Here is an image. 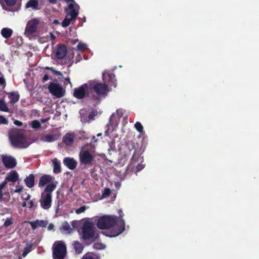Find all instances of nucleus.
Wrapping results in <instances>:
<instances>
[{
  "label": "nucleus",
  "mask_w": 259,
  "mask_h": 259,
  "mask_svg": "<svg viewBox=\"0 0 259 259\" xmlns=\"http://www.w3.org/2000/svg\"><path fill=\"white\" fill-rule=\"evenodd\" d=\"M95 221L97 222V226L99 229L107 230L103 234L110 237H116L125 230V222L122 216L121 218L115 215L96 217Z\"/></svg>",
  "instance_id": "obj_1"
},
{
  "label": "nucleus",
  "mask_w": 259,
  "mask_h": 259,
  "mask_svg": "<svg viewBox=\"0 0 259 259\" xmlns=\"http://www.w3.org/2000/svg\"><path fill=\"white\" fill-rule=\"evenodd\" d=\"M102 78L104 83L92 80L89 81V84H90L91 90L93 89L98 95L106 96L109 90L107 85L105 83L115 88L116 86V80L115 75L108 70H106L103 72Z\"/></svg>",
  "instance_id": "obj_2"
},
{
  "label": "nucleus",
  "mask_w": 259,
  "mask_h": 259,
  "mask_svg": "<svg viewBox=\"0 0 259 259\" xmlns=\"http://www.w3.org/2000/svg\"><path fill=\"white\" fill-rule=\"evenodd\" d=\"M79 234L80 238L88 244L92 243L99 238L93 223L89 221L84 222Z\"/></svg>",
  "instance_id": "obj_3"
},
{
  "label": "nucleus",
  "mask_w": 259,
  "mask_h": 259,
  "mask_svg": "<svg viewBox=\"0 0 259 259\" xmlns=\"http://www.w3.org/2000/svg\"><path fill=\"white\" fill-rule=\"evenodd\" d=\"M12 145L15 148L23 149L27 148L31 142L26 138L23 134L18 130H14L9 134Z\"/></svg>",
  "instance_id": "obj_4"
},
{
  "label": "nucleus",
  "mask_w": 259,
  "mask_h": 259,
  "mask_svg": "<svg viewBox=\"0 0 259 259\" xmlns=\"http://www.w3.org/2000/svg\"><path fill=\"white\" fill-rule=\"evenodd\" d=\"M79 9V6L75 2L71 3L68 5L65 9V18L62 22V26L63 27H67L71 23L75 22L78 15Z\"/></svg>",
  "instance_id": "obj_5"
},
{
  "label": "nucleus",
  "mask_w": 259,
  "mask_h": 259,
  "mask_svg": "<svg viewBox=\"0 0 259 259\" xmlns=\"http://www.w3.org/2000/svg\"><path fill=\"white\" fill-rule=\"evenodd\" d=\"M123 115L122 109H117L116 112L110 116L109 121L106 125L107 129L105 132L106 136H109L110 134L115 131L119 122L120 118Z\"/></svg>",
  "instance_id": "obj_6"
},
{
  "label": "nucleus",
  "mask_w": 259,
  "mask_h": 259,
  "mask_svg": "<svg viewBox=\"0 0 259 259\" xmlns=\"http://www.w3.org/2000/svg\"><path fill=\"white\" fill-rule=\"evenodd\" d=\"M53 259H64L67 254V248L62 241H55L52 246Z\"/></svg>",
  "instance_id": "obj_7"
},
{
  "label": "nucleus",
  "mask_w": 259,
  "mask_h": 259,
  "mask_svg": "<svg viewBox=\"0 0 259 259\" xmlns=\"http://www.w3.org/2000/svg\"><path fill=\"white\" fill-rule=\"evenodd\" d=\"M48 89L52 95L58 98L63 97L65 94V90L57 82H50Z\"/></svg>",
  "instance_id": "obj_8"
},
{
  "label": "nucleus",
  "mask_w": 259,
  "mask_h": 259,
  "mask_svg": "<svg viewBox=\"0 0 259 259\" xmlns=\"http://www.w3.org/2000/svg\"><path fill=\"white\" fill-rule=\"evenodd\" d=\"M91 91V88L89 81L88 83H84L79 87L74 89L73 96L78 99H82L88 96Z\"/></svg>",
  "instance_id": "obj_9"
},
{
  "label": "nucleus",
  "mask_w": 259,
  "mask_h": 259,
  "mask_svg": "<svg viewBox=\"0 0 259 259\" xmlns=\"http://www.w3.org/2000/svg\"><path fill=\"white\" fill-rule=\"evenodd\" d=\"M79 158L81 165H92L94 156L92 152L88 150H85L79 153Z\"/></svg>",
  "instance_id": "obj_10"
},
{
  "label": "nucleus",
  "mask_w": 259,
  "mask_h": 259,
  "mask_svg": "<svg viewBox=\"0 0 259 259\" xmlns=\"http://www.w3.org/2000/svg\"><path fill=\"white\" fill-rule=\"evenodd\" d=\"M40 20V18H34L27 22L25 30V34L26 36H29L36 32Z\"/></svg>",
  "instance_id": "obj_11"
},
{
  "label": "nucleus",
  "mask_w": 259,
  "mask_h": 259,
  "mask_svg": "<svg viewBox=\"0 0 259 259\" xmlns=\"http://www.w3.org/2000/svg\"><path fill=\"white\" fill-rule=\"evenodd\" d=\"M52 194H48L41 193L39 202L40 206L43 209H49L52 205Z\"/></svg>",
  "instance_id": "obj_12"
},
{
  "label": "nucleus",
  "mask_w": 259,
  "mask_h": 259,
  "mask_svg": "<svg viewBox=\"0 0 259 259\" xmlns=\"http://www.w3.org/2000/svg\"><path fill=\"white\" fill-rule=\"evenodd\" d=\"M2 161L5 166L9 168L14 167L17 164L16 159L11 156L3 155Z\"/></svg>",
  "instance_id": "obj_13"
},
{
  "label": "nucleus",
  "mask_w": 259,
  "mask_h": 259,
  "mask_svg": "<svg viewBox=\"0 0 259 259\" xmlns=\"http://www.w3.org/2000/svg\"><path fill=\"white\" fill-rule=\"evenodd\" d=\"M77 134L75 133H67L63 137V142L67 146H71Z\"/></svg>",
  "instance_id": "obj_14"
},
{
  "label": "nucleus",
  "mask_w": 259,
  "mask_h": 259,
  "mask_svg": "<svg viewBox=\"0 0 259 259\" xmlns=\"http://www.w3.org/2000/svg\"><path fill=\"white\" fill-rule=\"evenodd\" d=\"M61 136V134H49L45 135L40 137V140L45 142H53L57 140Z\"/></svg>",
  "instance_id": "obj_15"
},
{
  "label": "nucleus",
  "mask_w": 259,
  "mask_h": 259,
  "mask_svg": "<svg viewBox=\"0 0 259 259\" xmlns=\"http://www.w3.org/2000/svg\"><path fill=\"white\" fill-rule=\"evenodd\" d=\"M25 8L33 11H37L40 9L38 0H29L26 3Z\"/></svg>",
  "instance_id": "obj_16"
},
{
  "label": "nucleus",
  "mask_w": 259,
  "mask_h": 259,
  "mask_svg": "<svg viewBox=\"0 0 259 259\" xmlns=\"http://www.w3.org/2000/svg\"><path fill=\"white\" fill-rule=\"evenodd\" d=\"M24 223H29L33 230H35L38 227H46L47 225V223L46 221L39 220H37L35 221H25Z\"/></svg>",
  "instance_id": "obj_17"
},
{
  "label": "nucleus",
  "mask_w": 259,
  "mask_h": 259,
  "mask_svg": "<svg viewBox=\"0 0 259 259\" xmlns=\"http://www.w3.org/2000/svg\"><path fill=\"white\" fill-rule=\"evenodd\" d=\"M45 70H48V71H46L47 73L49 75V77L50 79L53 80V76L57 75L59 76V79H61L63 77L62 73L59 71H57L53 69L52 67H46Z\"/></svg>",
  "instance_id": "obj_18"
},
{
  "label": "nucleus",
  "mask_w": 259,
  "mask_h": 259,
  "mask_svg": "<svg viewBox=\"0 0 259 259\" xmlns=\"http://www.w3.org/2000/svg\"><path fill=\"white\" fill-rule=\"evenodd\" d=\"M67 54L66 47L64 45L59 46L56 52V57L62 59L65 57Z\"/></svg>",
  "instance_id": "obj_19"
},
{
  "label": "nucleus",
  "mask_w": 259,
  "mask_h": 259,
  "mask_svg": "<svg viewBox=\"0 0 259 259\" xmlns=\"http://www.w3.org/2000/svg\"><path fill=\"white\" fill-rule=\"evenodd\" d=\"M64 165L69 169L73 170L75 169L77 165V162L73 158H65L63 160Z\"/></svg>",
  "instance_id": "obj_20"
},
{
  "label": "nucleus",
  "mask_w": 259,
  "mask_h": 259,
  "mask_svg": "<svg viewBox=\"0 0 259 259\" xmlns=\"http://www.w3.org/2000/svg\"><path fill=\"white\" fill-rule=\"evenodd\" d=\"M54 179V178L53 177H51L49 175H43L39 180V183H38V186L39 187H42L47 185V184L52 182L53 181V180Z\"/></svg>",
  "instance_id": "obj_21"
},
{
  "label": "nucleus",
  "mask_w": 259,
  "mask_h": 259,
  "mask_svg": "<svg viewBox=\"0 0 259 259\" xmlns=\"http://www.w3.org/2000/svg\"><path fill=\"white\" fill-rule=\"evenodd\" d=\"M58 183L57 181H53L51 184H49L47 185L44 191L42 193L52 194L53 191L56 189Z\"/></svg>",
  "instance_id": "obj_22"
},
{
  "label": "nucleus",
  "mask_w": 259,
  "mask_h": 259,
  "mask_svg": "<svg viewBox=\"0 0 259 259\" xmlns=\"http://www.w3.org/2000/svg\"><path fill=\"white\" fill-rule=\"evenodd\" d=\"M34 176L33 174H30L24 179V181L26 186L29 188H32L34 186Z\"/></svg>",
  "instance_id": "obj_23"
},
{
  "label": "nucleus",
  "mask_w": 259,
  "mask_h": 259,
  "mask_svg": "<svg viewBox=\"0 0 259 259\" xmlns=\"http://www.w3.org/2000/svg\"><path fill=\"white\" fill-rule=\"evenodd\" d=\"M13 33V30L8 27L3 28L1 31V35L6 39L10 38L12 36Z\"/></svg>",
  "instance_id": "obj_24"
},
{
  "label": "nucleus",
  "mask_w": 259,
  "mask_h": 259,
  "mask_svg": "<svg viewBox=\"0 0 259 259\" xmlns=\"http://www.w3.org/2000/svg\"><path fill=\"white\" fill-rule=\"evenodd\" d=\"M16 2V0H0V3L3 8V9L9 11L6 6H13Z\"/></svg>",
  "instance_id": "obj_25"
},
{
  "label": "nucleus",
  "mask_w": 259,
  "mask_h": 259,
  "mask_svg": "<svg viewBox=\"0 0 259 259\" xmlns=\"http://www.w3.org/2000/svg\"><path fill=\"white\" fill-rule=\"evenodd\" d=\"M32 245L30 244H27L26 246L24 247L23 250H20L19 254L20 256L19 257V259L21 257H25L27 254L29 253L31 250Z\"/></svg>",
  "instance_id": "obj_26"
},
{
  "label": "nucleus",
  "mask_w": 259,
  "mask_h": 259,
  "mask_svg": "<svg viewBox=\"0 0 259 259\" xmlns=\"http://www.w3.org/2000/svg\"><path fill=\"white\" fill-rule=\"evenodd\" d=\"M72 244L76 253L80 254L82 251L83 246L81 243L77 241H75L73 242Z\"/></svg>",
  "instance_id": "obj_27"
},
{
  "label": "nucleus",
  "mask_w": 259,
  "mask_h": 259,
  "mask_svg": "<svg viewBox=\"0 0 259 259\" xmlns=\"http://www.w3.org/2000/svg\"><path fill=\"white\" fill-rule=\"evenodd\" d=\"M61 230L67 234H70L73 232V229L70 227V225L67 222H65L62 224Z\"/></svg>",
  "instance_id": "obj_28"
},
{
  "label": "nucleus",
  "mask_w": 259,
  "mask_h": 259,
  "mask_svg": "<svg viewBox=\"0 0 259 259\" xmlns=\"http://www.w3.org/2000/svg\"><path fill=\"white\" fill-rule=\"evenodd\" d=\"M79 113L81 121L83 123L88 122L87 116L88 115L89 112L84 109H82L79 111Z\"/></svg>",
  "instance_id": "obj_29"
},
{
  "label": "nucleus",
  "mask_w": 259,
  "mask_h": 259,
  "mask_svg": "<svg viewBox=\"0 0 259 259\" xmlns=\"http://www.w3.org/2000/svg\"><path fill=\"white\" fill-rule=\"evenodd\" d=\"M9 98L11 104H14L19 99V95L17 93H11L9 94Z\"/></svg>",
  "instance_id": "obj_30"
},
{
  "label": "nucleus",
  "mask_w": 259,
  "mask_h": 259,
  "mask_svg": "<svg viewBox=\"0 0 259 259\" xmlns=\"http://www.w3.org/2000/svg\"><path fill=\"white\" fill-rule=\"evenodd\" d=\"M53 171L55 174H59L61 172L60 163L55 159L53 160Z\"/></svg>",
  "instance_id": "obj_31"
},
{
  "label": "nucleus",
  "mask_w": 259,
  "mask_h": 259,
  "mask_svg": "<svg viewBox=\"0 0 259 259\" xmlns=\"http://www.w3.org/2000/svg\"><path fill=\"white\" fill-rule=\"evenodd\" d=\"M136 161L141 163L143 162V157L139 156L138 154L134 153L131 159V164H134Z\"/></svg>",
  "instance_id": "obj_32"
},
{
  "label": "nucleus",
  "mask_w": 259,
  "mask_h": 259,
  "mask_svg": "<svg viewBox=\"0 0 259 259\" xmlns=\"http://www.w3.org/2000/svg\"><path fill=\"white\" fill-rule=\"evenodd\" d=\"M0 110L6 112H9V109L3 99H0Z\"/></svg>",
  "instance_id": "obj_33"
},
{
  "label": "nucleus",
  "mask_w": 259,
  "mask_h": 259,
  "mask_svg": "<svg viewBox=\"0 0 259 259\" xmlns=\"http://www.w3.org/2000/svg\"><path fill=\"white\" fill-rule=\"evenodd\" d=\"M23 189V186L22 185L18 186V187L14 190H11L10 192H7L6 193H4L5 195L8 196L9 193L13 194L14 193H20Z\"/></svg>",
  "instance_id": "obj_34"
},
{
  "label": "nucleus",
  "mask_w": 259,
  "mask_h": 259,
  "mask_svg": "<svg viewBox=\"0 0 259 259\" xmlns=\"http://www.w3.org/2000/svg\"><path fill=\"white\" fill-rule=\"evenodd\" d=\"M30 125L34 129H38L41 126L40 122L37 120H34L32 121L30 123Z\"/></svg>",
  "instance_id": "obj_35"
},
{
  "label": "nucleus",
  "mask_w": 259,
  "mask_h": 259,
  "mask_svg": "<svg viewBox=\"0 0 259 259\" xmlns=\"http://www.w3.org/2000/svg\"><path fill=\"white\" fill-rule=\"evenodd\" d=\"M134 127L140 134L144 133L143 127L140 122H137L135 124Z\"/></svg>",
  "instance_id": "obj_36"
},
{
  "label": "nucleus",
  "mask_w": 259,
  "mask_h": 259,
  "mask_svg": "<svg viewBox=\"0 0 259 259\" xmlns=\"http://www.w3.org/2000/svg\"><path fill=\"white\" fill-rule=\"evenodd\" d=\"M40 76H41V81L42 82H45L50 79L49 77V75L47 73L45 70L42 72Z\"/></svg>",
  "instance_id": "obj_37"
},
{
  "label": "nucleus",
  "mask_w": 259,
  "mask_h": 259,
  "mask_svg": "<svg viewBox=\"0 0 259 259\" xmlns=\"http://www.w3.org/2000/svg\"><path fill=\"white\" fill-rule=\"evenodd\" d=\"M88 208V207H87L85 205H83V206L80 207L79 208L76 209L75 210V212L76 214H80L81 213L84 212L85 211V210L87 209Z\"/></svg>",
  "instance_id": "obj_38"
},
{
  "label": "nucleus",
  "mask_w": 259,
  "mask_h": 259,
  "mask_svg": "<svg viewBox=\"0 0 259 259\" xmlns=\"http://www.w3.org/2000/svg\"><path fill=\"white\" fill-rule=\"evenodd\" d=\"M13 223V219L12 218L10 217L6 219L4 224V226L7 227L10 225H11Z\"/></svg>",
  "instance_id": "obj_39"
},
{
  "label": "nucleus",
  "mask_w": 259,
  "mask_h": 259,
  "mask_svg": "<svg viewBox=\"0 0 259 259\" xmlns=\"http://www.w3.org/2000/svg\"><path fill=\"white\" fill-rule=\"evenodd\" d=\"M80 222L78 221H72L71 223V226H72V228H71L73 229V231L75 229H77L80 226Z\"/></svg>",
  "instance_id": "obj_40"
},
{
  "label": "nucleus",
  "mask_w": 259,
  "mask_h": 259,
  "mask_svg": "<svg viewBox=\"0 0 259 259\" xmlns=\"http://www.w3.org/2000/svg\"><path fill=\"white\" fill-rule=\"evenodd\" d=\"M106 246L104 244L102 243H95L94 245V248L96 249H103L105 248Z\"/></svg>",
  "instance_id": "obj_41"
},
{
  "label": "nucleus",
  "mask_w": 259,
  "mask_h": 259,
  "mask_svg": "<svg viewBox=\"0 0 259 259\" xmlns=\"http://www.w3.org/2000/svg\"><path fill=\"white\" fill-rule=\"evenodd\" d=\"M77 50L82 51L87 48V45L85 44L79 42L77 46Z\"/></svg>",
  "instance_id": "obj_42"
},
{
  "label": "nucleus",
  "mask_w": 259,
  "mask_h": 259,
  "mask_svg": "<svg viewBox=\"0 0 259 259\" xmlns=\"http://www.w3.org/2000/svg\"><path fill=\"white\" fill-rule=\"evenodd\" d=\"M111 193L110 189L109 188H105L102 193V197L103 198H105L109 195Z\"/></svg>",
  "instance_id": "obj_43"
},
{
  "label": "nucleus",
  "mask_w": 259,
  "mask_h": 259,
  "mask_svg": "<svg viewBox=\"0 0 259 259\" xmlns=\"http://www.w3.org/2000/svg\"><path fill=\"white\" fill-rule=\"evenodd\" d=\"M0 85L1 90L4 89L6 87V81L3 76L0 77Z\"/></svg>",
  "instance_id": "obj_44"
},
{
  "label": "nucleus",
  "mask_w": 259,
  "mask_h": 259,
  "mask_svg": "<svg viewBox=\"0 0 259 259\" xmlns=\"http://www.w3.org/2000/svg\"><path fill=\"white\" fill-rule=\"evenodd\" d=\"M81 259H94V257L92 254L91 253H88L83 255Z\"/></svg>",
  "instance_id": "obj_45"
},
{
  "label": "nucleus",
  "mask_w": 259,
  "mask_h": 259,
  "mask_svg": "<svg viewBox=\"0 0 259 259\" xmlns=\"http://www.w3.org/2000/svg\"><path fill=\"white\" fill-rule=\"evenodd\" d=\"M8 123V120L4 116L0 115V123L7 124Z\"/></svg>",
  "instance_id": "obj_46"
},
{
  "label": "nucleus",
  "mask_w": 259,
  "mask_h": 259,
  "mask_svg": "<svg viewBox=\"0 0 259 259\" xmlns=\"http://www.w3.org/2000/svg\"><path fill=\"white\" fill-rule=\"evenodd\" d=\"M144 167V165L141 163H138L136 166V172H138L142 169H143Z\"/></svg>",
  "instance_id": "obj_47"
},
{
  "label": "nucleus",
  "mask_w": 259,
  "mask_h": 259,
  "mask_svg": "<svg viewBox=\"0 0 259 259\" xmlns=\"http://www.w3.org/2000/svg\"><path fill=\"white\" fill-rule=\"evenodd\" d=\"M96 115V114L94 112H92L90 113L87 116L88 119V121L93 119L94 117Z\"/></svg>",
  "instance_id": "obj_48"
},
{
  "label": "nucleus",
  "mask_w": 259,
  "mask_h": 259,
  "mask_svg": "<svg viewBox=\"0 0 259 259\" xmlns=\"http://www.w3.org/2000/svg\"><path fill=\"white\" fill-rule=\"evenodd\" d=\"M109 148L108 149L109 151H113L115 150V145L114 143L111 142L109 143Z\"/></svg>",
  "instance_id": "obj_49"
},
{
  "label": "nucleus",
  "mask_w": 259,
  "mask_h": 259,
  "mask_svg": "<svg viewBox=\"0 0 259 259\" xmlns=\"http://www.w3.org/2000/svg\"><path fill=\"white\" fill-rule=\"evenodd\" d=\"M34 205V202L32 200H29L28 203H27V206L29 208H31Z\"/></svg>",
  "instance_id": "obj_50"
},
{
  "label": "nucleus",
  "mask_w": 259,
  "mask_h": 259,
  "mask_svg": "<svg viewBox=\"0 0 259 259\" xmlns=\"http://www.w3.org/2000/svg\"><path fill=\"white\" fill-rule=\"evenodd\" d=\"M14 123L16 125H17V126H22L23 123L21 121H19V120H15L14 121Z\"/></svg>",
  "instance_id": "obj_51"
},
{
  "label": "nucleus",
  "mask_w": 259,
  "mask_h": 259,
  "mask_svg": "<svg viewBox=\"0 0 259 259\" xmlns=\"http://www.w3.org/2000/svg\"><path fill=\"white\" fill-rule=\"evenodd\" d=\"M30 195L29 194H26V197L22 196L23 199H24L25 201H27L30 199Z\"/></svg>",
  "instance_id": "obj_52"
},
{
  "label": "nucleus",
  "mask_w": 259,
  "mask_h": 259,
  "mask_svg": "<svg viewBox=\"0 0 259 259\" xmlns=\"http://www.w3.org/2000/svg\"><path fill=\"white\" fill-rule=\"evenodd\" d=\"M54 228V225L53 224H50L48 226V229L49 230H52Z\"/></svg>",
  "instance_id": "obj_53"
},
{
  "label": "nucleus",
  "mask_w": 259,
  "mask_h": 259,
  "mask_svg": "<svg viewBox=\"0 0 259 259\" xmlns=\"http://www.w3.org/2000/svg\"><path fill=\"white\" fill-rule=\"evenodd\" d=\"M64 80L68 82V83L70 84V86L72 87V84L71 82L70 81V79L69 77L64 78Z\"/></svg>",
  "instance_id": "obj_54"
},
{
  "label": "nucleus",
  "mask_w": 259,
  "mask_h": 259,
  "mask_svg": "<svg viewBox=\"0 0 259 259\" xmlns=\"http://www.w3.org/2000/svg\"><path fill=\"white\" fill-rule=\"evenodd\" d=\"M49 120V118L41 119L40 121L41 123H45Z\"/></svg>",
  "instance_id": "obj_55"
},
{
  "label": "nucleus",
  "mask_w": 259,
  "mask_h": 259,
  "mask_svg": "<svg viewBox=\"0 0 259 259\" xmlns=\"http://www.w3.org/2000/svg\"><path fill=\"white\" fill-rule=\"evenodd\" d=\"M50 35L51 39L54 40L55 39V35L52 32L50 33Z\"/></svg>",
  "instance_id": "obj_56"
},
{
  "label": "nucleus",
  "mask_w": 259,
  "mask_h": 259,
  "mask_svg": "<svg viewBox=\"0 0 259 259\" xmlns=\"http://www.w3.org/2000/svg\"><path fill=\"white\" fill-rule=\"evenodd\" d=\"M49 2L52 4H55L57 3V0H48Z\"/></svg>",
  "instance_id": "obj_57"
},
{
  "label": "nucleus",
  "mask_w": 259,
  "mask_h": 259,
  "mask_svg": "<svg viewBox=\"0 0 259 259\" xmlns=\"http://www.w3.org/2000/svg\"><path fill=\"white\" fill-rule=\"evenodd\" d=\"M115 187L117 188H119L120 187V184L119 182H116L115 183Z\"/></svg>",
  "instance_id": "obj_58"
},
{
  "label": "nucleus",
  "mask_w": 259,
  "mask_h": 259,
  "mask_svg": "<svg viewBox=\"0 0 259 259\" xmlns=\"http://www.w3.org/2000/svg\"><path fill=\"white\" fill-rule=\"evenodd\" d=\"M59 21L58 20H55L53 21V24H59Z\"/></svg>",
  "instance_id": "obj_59"
},
{
  "label": "nucleus",
  "mask_w": 259,
  "mask_h": 259,
  "mask_svg": "<svg viewBox=\"0 0 259 259\" xmlns=\"http://www.w3.org/2000/svg\"><path fill=\"white\" fill-rule=\"evenodd\" d=\"M22 207H24L27 206V203H26V201H24L22 203Z\"/></svg>",
  "instance_id": "obj_60"
},
{
  "label": "nucleus",
  "mask_w": 259,
  "mask_h": 259,
  "mask_svg": "<svg viewBox=\"0 0 259 259\" xmlns=\"http://www.w3.org/2000/svg\"><path fill=\"white\" fill-rule=\"evenodd\" d=\"M65 1L67 3H70V2L73 3V2H75L74 0H65Z\"/></svg>",
  "instance_id": "obj_61"
},
{
  "label": "nucleus",
  "mask_w": 259,
  "mask_h": 259,
  "mask_svg": "<svg viewBox=\"0 0 259 259\" xmlns=\"http://www.w3.org/2000/svg\"><path fill=\"white\" fill-rule=\"evenodd\" d=\"M92 138H93V140H94V141L95 142H96L97 141V139H96V137H95V136H93L92 137Z\"/></svg>",
  "instance_id": "obj_62"
},
{
  "label": "nucleus",
  "mask_w": 259,
  "mask_h": 259,
  "mask_svg": "<svg viewBox=\"0 0 259 259\" xmlns=\"http://www.w3.org/2000/svg\"><path fill=\"white\" fill-rule=\"evenodd\" d=\"M59 205L58 204V206H57V208H56V213H57V212H58V210H59Z\"/></svg>",
  "instance_id": "obj_63"
},
{
  "label": "nucleus",
  "mask_w": 259,
  "mask_h": 259,
  "mask_svg": "<svg viewBox=\"0 0 259 259\" xmlns=\"http://www.w3.org/2000/svg\"><path fill=\"white\" fill-rule=\"evenodd\" d=\"M82 21L83 22H85L86 21V18L85 17H83V18H82Z\"/></svg>",
  "instance_id": "obj_64"
}]
</instances>
